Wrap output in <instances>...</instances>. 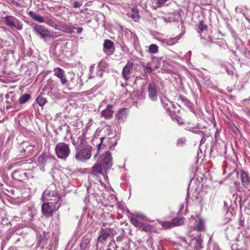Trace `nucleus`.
I'll return each mask as SVG.
<instances>
[{
  "mask_svg": "<svg viewBox=\"0 0 250 250\" xmlns=\"http://www.w3.org/2000/svg\"><path fill=\"white\" fill-rule=\"evenodd\" d=\"M55 153L58 158L66 159L70 153L69 145L63 142L58 143L55 146Z\"/></svg>",
  "mask_w": 250,
  "mask_h": 250,
  "instance_id": "obj_3",
  "label": "nucleus"
},
{
  "mask_svg": "<svg viewBox=\"0 0 250 250\" xmlns=\"http://www.w3.org/2000/svg\"><path fill=\"white\" fill-rule=\"evenodd\" d=\"M240 178L242 186L245 188H249L250 187V181L248 173L245 171H242Z\"/></svg>",
  "mask_w": 250,
  "mask_h": 250,
  "instance_id": "obj_17",
  "label": "nucleus"
},
{
  "mask_svg": "<svg viewBox=\"0 0 250 250\" xmlns=\"http://www.w3.org/2000/svg\"><path fill=\"white\" fill-rule=\"evenodd\" d=\"M104 49L105 53L108 55H111L114 51V46L112 42L110 40H105L104 43Z\"/></svg>",
  "mask_w": 250,
  "mask_h": 250,
  "instance_id": "obj_18",
  "label": "nucleus"
},
{
  "mask_svg": "<svg viewBox=\"0 0 250 250\" xmlns=\"http://www.w3.org/2000/svg\"><path fill=\"white\" fill-rule=\"evenodd\" d=\"M76 29V30H77L76 31V33L77 34L81 33L83 31V29L82 27H78V28H77Z\"/></svg>",
  "mask_w": 250,
  "mask_h": 250,
  "instance_id": "obj_41",
  "label": "nucleus"
},
{
  "mask_svg": "<svg viewBox=\"0 0 250 250\" xmlns=\"http://www.w3.org/2000/svg\"><path fill=\"white\" fill-rule=\"evenodd\" d=\"M135 215L140 218V219H142V220H147V217L146 216H145L144 214L141 213H139V212H136L135 214Z\"/></svg>",
  "mask_w": 250,
  "mask_h": 250,
  "instance_id": "obj_37",
  "label": "nucleus"
},
{
  "mask_svg": "<svg viewBox=\"0 0 250 250\" xmlns=\"http://www.w3.org/2000/svg\"><path fill=\"white\" fill-rule=\"evenodd\" d=\"M192 241L196 250H200L202 248L203 240L200 236L195 237V239Z\"/></svg>",
  "mask_w": 250,
  "mask_h": 250,
  "instance_id": "obj_24",
  "label": "nucleus"
},
{
  "mask_svg": "<svg viewBox=\"0 0 250 250\" xmlns=\"http://www.w3.org/2000/svg\"><path fill=\"white\" fill-rule=\"evenodd\" d=\"M43 201H53L55 203H61L60 196L57 192L56 185L51 184L44 192L42 196Z\"/></svg>",
  "mask_w": 250,
  "mask_h": 250,
  "instance_id": "obj_1",
  "label": "nucleus"
},
{
  "mask_svg": "<svg viewBox=\"0 0 250 250\" xmlns=\"http://www.w3.org/2000/svg\"><path fill=\"white\" fill-rule=\"evenodd\" d=\"M240 224L241 226H243L244 221L242 220H240Z\"/></svg>",
  "mask_w": 250,
  "mask_h": 250,
  "instance_id": "obj_46",
  "label": "nucleus"
},
{
  "mask_svg": "<svg viewBox=\"0 0 250 250\" xmlns=\"http://www.w3.org/2000/svg\"><path fill=\"white\" fill-rule=\"evenodd\" d=\"M122 241V237H118L117 238V241L121 242Z\"/></svg>",
  "mask_w": 250,
  "mask_h": 250,
  "instance_id": "obj_43",
  "label": "nucleus"
},
{
  "mask_svg": "<svg viewBox=\"0 0 250 250\" xmlns=\"http://www.w3.org/2000/svg\"><path fill=\"white\" fill-rule=\"evenodd\" d=\"M92 68H93V66H91L90 67V70L92 69Z\"/></svg>",
  "mask_w": 250,
  "mask_h": 250,
  "instance_id": "obj_51",
  "label": "nucleus"
},
{
  "mask_svg": "<svg viewBox=\"0 0 250 250\" xmlns=\"http://www.w3.org/2000/svg\"><path fill=\"white\" fill-rule=\"evenodd\" d=\"M130 221L133 226L144 232H149L152 229L151 225L139 221L135 217H130Z\"/></svg>",
  "mask_w": 250,
  "mask_h": 250,
  "instance_id": "obj_7",
  "label": "nucleus"
},
{
  "mask_svg": "<svg viewBox=\"0 0 250 250\" xmlns=\"http://www.w3.org/2000/svg\"><path fill=\"white\" fill-rule=\"evenodd\" d=\"M186 139L185 138H181L179 140L178 144H180V142H181L182 143H184Z\"/></svg>",
  "mask_w": 250,
  "mask_h": 250,
  "instance_id": "obj_42",
  "label": "nucleus"
},
{
  "mask_svg": "<svg viewBox=\"0 0 250 250\" xmlns=\"http://www.w3.org/2000/svg\"><path fill=\"white\" fill-rule=\"evenodd\" d=\"M128 16L131 18L135 21H138L140 19L139 13L137 8L135 7L131 9V13H128Z\"/></svg>",
  "mask_w": 250,
  "mask_h": 250,
  "instance_id": "obj_22",
  "label": "nucleus"
},
{
  "mask_svg": "<svg viewBox=\"0 0 250 250\" xmlns=\"http://www.w3.org/2000/svg\"><path fill=\"white\" fill-rule=\"evenodd\" d=\"M75 158L80 161L88 160L91 155L92 147L90 146L75 148Z\"/></svg>",
  "mask_w": 250,
  "mask_h": 250,
  "instance_id": "obj_2",
  "label": "nucleus"
},
{
  "mask_svg": "<svg viewBox=\"0 0 250 250\" xmlns=\"http://www.w3.org/2000/svg\"><path fill=\"white\" fill-rule=\"evenodd\" d=\"M4 54H5V55H7V53L6 52H4Z\"/></svg>",
  "mask_w": 250,
  "mask_h": 250,
  "instance_id": "obj_52",
  "label": "nucleus"
},
{
  "mask_svg": "<svg viewBox=\"0 0 250 250\" xmlns=\"http://www.w3.org/2000/svg\"><path fill=\"white\" fill-rule=\"evenodd\" d=\"M34 148L35 146L31 145L30 143L23 142L21 146V155L25 157L31 156L33 153Z\"/></svg>",
  "mask_w": 250,
  "mask_h": 250,
  "instance_id": "obj_8",
  "label": "nucleus"
},
{
  "mask_svg": "<svg viewBox=\"0 0 250 250\" xmlns=\"http://www.w3.org/2000/svg\"><path fill=\"white\" fill-rule=\"evenodd\" d=\"M195 133H199L200 132H201V131L200 130H197L195 132Z\"/></svg>",
  "mask_w": 250,
  "mask_h": 250,
  "instance_id": "obj_49",
  "label": "nucleus"
},
{
  "mask_svg": "<svg viewBox=\"0 0 250 250\" xmlns=\"http://www.w3.org/2000/svg\"><path fill=\"white\" fill-rule=\"evenodd\" d=\"M31 98V96L29 94H25L20 97L19 102L20 104H24L28 102Z\"/></svg>",
  "mask_w": 250,
  "mask_h": 250,
  "instance_id": "obj_27",
  "label": "nucleus"
},
{
  "mask_svg": "<svg viewBox=\"0 0 250 250\" xmlns=\"http://www.w3.org/2000/svg\"><path fill=\"white\" fill-rule=\"evenodd\" d=\"M211 196H212V195H211ZM214 197H215V195H213V196H212V198H213V199H214Z\"/></svg>",
  "mask_w": 250,
  "mask_h": 250,
  "instance_id": "obj_50",
  "label": "nucleus"
},
{
  "mask_svg": "<svg viewBox=\"0 0 250 250\" xmlns=\"http://www.w3.org/2000/svg\"><path fill=\"white\" fill-rule=\"evenodd\" d=\"M102 165L105 171L108 170L112 166V157L111 153L106 151L101 156Z\"/></svg>",
  "mask_w": 250,
  "mask_h": 250,
  "instance_id": "obj_9",
  "label": "nucleus"
},
{
  "mask_svg": "<svg viewBox=\"0 0 250 250\" xmlns=\"http://www.w3.org/2000/svg\"><path fill=\"white\" fill-rule=\"evenodd\" d=\"M58 78L60 79V82L62 84L64 85L67 84V81L64 74Z\"/></svg>",
  "mask_w": 250,
  "mask_h": 250,
  "instance_id": "obj_36",
  "label": "nucleus"
},
{
  "mask_svg": "<svg viewBox=\"0 0 250 250\" xmlns=\"http://www.w3.org/2000/svg\"><path fill=\"white\" fill-rule=\"evenodd\" d=\"M33 28L36 33L40 35L42 38H44L52 36L51 32L42 25L35 24Z\"/></svg>",
  "mask_w": 250,
  "mask_h": 250,
  "instance_id": "obj_13",
  "label": "nucleus"
},
{
  "mask_svg": "<svg viewBox=\"0 0 250 250\" xmlns=\"http://www.w3.org/2000/svg\"><path fill=\"white\" fill-rule=\"evenodd\" d=\"M133 63L128 62L123 68L122 75L125 80L127 81L130 78V74L133 70Z\"/></svg>",
  "mask_w": 250,
  "mask_h": 250,
  "instance_id": "obj_14",
  "label": "nucleus"
},
{
  "mask_svg": "<svg viewBox=\"0 0 250 250\" xmlns=\"http://www.w3.org/2000/svg\"><path fill=\"white\" fill-rule=\"evenodd\" d=\"M38 104L41 106H43L46 103L47 101L45 98L42 96L39 95L36 99Z\"/></svg>",
  "mask_w": 250,
  "mask_h": 250,
  "instance_id": "obj_30",
  "label": "nucleus"
},
{
  "mask_svg": "<svg viewBox=\"0 0 250 250\" xmlns=\"http://www.w3.org/2000/svg\"><path fill=\"white\" fill-rule=\"evenodd\" d=\"M176 42V41H174V42H171V43H168V44L169 45H170V44H174L175 43V42Z\"/></svg>",
  "mask_w": 250,
  "mask_h": 250,
  "instance_id": "obj_47",
  "label": "nucleus"
},
{
  "mask_svg": "<svg viewBox=\"0 0 250 250\" xmlns=\"http://www.w3.org/2000/svg\"><path fill=\"white\" fill-rule=\"evenodd\" d=\"M144 72L145 73H150L154 69H152L149 63L143 66Z\"/></svg>",
  "mask_w": 250,
  "mask_h": 250,
  "instance_id": "obj_32",
  "label": "nucleus"
},
{
  "mask_svg": "<svg viewBox=\"0 0 250 250\" xmlns=\"http://www.w3.org/2000/svg\"><path fill=\"white\" fill-rule=\"evenodd\" d=\"M50 160V158L48 154L43 153L38 158V164L41 166H43L46 164V163Z\"/></svg>",
  "mask_w": 250,
  "mask_h": 250,
  "instance_id": "obj_23",
  "label": "nucleus"
},
{
  "mask_svg": "<svg viewBox=\"0 0 250 250\" xmlns=\"http://www.w3.org/2000/svg\"><path fill=\"white\" fill-rule=\"evenodd\" d=\"M74 77H72L70 79V82L69 83L67 84L70 87H73L76 85L78 79L74 76V74H72Z\"/></svg>",
  "mask_w": 250,
  "mask_h": 250,
  "instance_id": "obj_31",
  "label": "nucleus"
},
{
  "mask_svg": "<svg viewBox=\"0 0 250 250\" xmlns=\"http://www.w3.org/2000/svg\"><path fill=\"white\" fill-rule=\"evenodd\" d=\"M82 5V3L80 1H75L74 2L73 6L75 8H79Z\"/></svg>",
  "mask_w": 250,
  "mask_h": 250,
  "instance_id": "obj_39",
  "label": "nucleus"
},
{
  "mask_svg": "<svg viewBox=\"0 0 250 250\" xmlns=\"http://www.w3.org/2000/svg\"><path fill=\"white\" fill-rule=\"evenodd\" d=\"M22 213V219L25 221H31L36 214V209L33 208H28Z\"/></svg>",
  "mask_w": 250,
  "mask_h": 250,
  "instance_id": "obj_15",
  "label": "nucleus"
},
{
  "mask_svg": "<svg viewBox=\"0 0 250 250\" xmlns=\"http://www.w3.org/2000/svg\"><path fill=\"white\" fill-rule=\"evenodd\" d=\"M29 16L35 21L40 23H43L44 22V18L40 16L39 14L36 13L33 11H30L28 13Z\"/></svg>",
  "mask_w": 250,
  "mask_h": 250,
  "instance_id": "obj_21",
  "label": "nucleus"
},
{
  "mask_svg": "<svg viewBox=\"0 0 250 250\" xmlns=\"http://www.w3.org/2000/svg\"><path fill=\"white\" fill-rule=\"evenodd\" d=\"M184 221V219L183 218H175L170 221L161 222L160 224L164 228L168 229L181 225Z\"/></svg>",
  "mask_w": 250,
  "mask_h": 250,
  "instance_id": "obj_10",
  "label": "nucleus"
},
{
  "mask_svg": "<svg viewBox=\"0 0 250 250\" xmlns=\"http://www.w3.org/2000/svg\"><path fill=\"white\" fill-rule=\"evenodd\" d=\"M61 204V203H55L53 201H48L42 205V212L45 216L47 217L51 216L52 215L54 210L59 209Z\"/></svg>",
  "mask_w": 250,
  "mask_h": 250,
  "instance_id": "obj_4",
  "label": "nucleus"
},
{
  "mask_svg": "<svg viewBox=\"0 0 250 250\" xmlns=\"http://www.w3.org/2000/svg\"><path fill=\"white\" fill-rule=\"evenodd\" d=\"M126 108H122L120 109L118 113V119L120 121H123L126 118Z\"/></svg>",
  "mask_w": 250,
  "mask_h": 250,
  "instance_id": "obj_26",
  "label": "nucleus"
},
{
  "mask_svg": "<svg viewBox=\"0 0 250 250\" xmlns=\"http://www.w3.org/2000/svg\"><path fill=\"white\" fill-rule=\"evenodd\" d=\"M104 137H101L100 138V140H101V143L98 145V147H97V149H98V152L94 156V158H96L97 156H98V153H99V151L100 149V147H101V144L102 143H103V140H104Z\"/></svg>",
  "mask_w": 250,
  "mask_h": 250,
  "instance_id": "obj_38",
  "label": "nucleus"
},
{
  "mask_svg": "<svg viewBox=\"0 0 250 250\" xmlns=\"http://www.w3.org/2000/svg\"><path fill=\"white\" fill-rule=\"evenodd\" d=\"M198 28L199 30L202 32L207 29V26L204 24L203 21H200L199 23Z\"/></svg>",
  "mask_w": 250,
  "mask_h": 250,
  "instance_id": "obj_35",
  "label": "nucleus"
},
{
  "mask_svg": "<svg viewBox=\"0 0 250 250\" xmlns=\"http://www.w3.org/2000/svg\"><path fill=\"white\" fill-rule=\"evenodd\" d=\"M13 178L18 181H22L28 179L31 176L29 171L15 170L12 174Z\"/></svg>",
  "mask_w": 250,
  "mask_h": 250,
  "instance_id": "obj_12",
  "label": "nucleus"
},
{
  "mask_svg": "<svg viewBox=\"0 0 250 250\" xmlns=\"http://www.w3.org/2000/svg\"><path fill=\"white\" fill-rule=\"evenodd\" d=\"M31 188H23L22 190H24L23 193L22 194V196L23 197H27L29 195V193L31 192ZM22 192V191H21Z\"/></svg>",
  "mask_w": 250,
  "mask_h": 250,
  "instance_id": "obj_34",
  "label": "nucleus"
},
{
  "mask_svg": "<svg viewBox=\"0 0 250 250\" xmlns=\"http://www.w3.org/2000/svg\"><path fill=\"white\" fill-rule=\"evenodd\" d=\"M92 125V123L91 122H89L87 125H86V127H89L91 125Z\"/></svg>",
  "mask_w": 250,
  "mask_h": 250,
  "instance_id": "obj_45",
  "label": "nucleus"
},
{
  "mask_svg": "<svg viewBox=\"0 0 250 250\" xmlns=\"http://www.w3.org/2000/svg\"><path fill=\"white\" fill-rule=\"evenodd\" d=\"M148 51L150 54H155L158 51V47L155 44H152L149 46Z\"/></svg>",
  "mask_w": 250,
  "mask_h": 250,
  "instance_id": "obj_29",
  "label": "nucleus"
},
{
  "mask_svg": "<svg viewBox=\"0 0 250 250\" xmlns=\"http://www.w3.org/2000/svg\"><path fill=\"white\" fill-rule=\"evenodd\" d=\"M87 131L86 128L82 129L81 134L78 137L77 141H75L74 140H72V144L75 148L89 146L86 141Z\"/></svg>",
  "mask_w": 250,
  "mask_h": 250,
  "instance_id": "obj_6",
  "label": "nucleus"
},
{
  "mask_svg": "<svg viewBox=\"0 0 250 250\" xmlns=\"http://www.w3.org/2000/svg\"><path fill=\"white\" fill-rule=\"evenodd\" d=\"M199 222H198V225L197 226V229L198 231H202L204 229V225L203 222L201 220V219H199Z\"/></svg>",
  "mask_w": 250,
  "mask_h": 250,
  "instance_id": "obj_33",
  "label": "nucleus"
},
{
  "mask_svg": "<svg viewBox=\"0 0 250 250\" xmlns=\"http://www.w3.org/2000/svg\"><path fill=\"white\" fill-rule=\"evenodd\" d=\"M175 119L176 120L178 124H183V120L182 118L180 117H176L175 118Z\"/></svg>",
  "mask_w": 250,
  "mask_h": 250,
  "instance_id": "obj_40",
  "label": "nucleus"
},
{
  "mask_svg": "<svg viewBox=\"0 0 250 250\" xmlns=\"http://www.w3.org/2000/svg\"><path fill=\"white\" fill-rule=\"evenodd\" d=\"M148 96L149 98L152 101L157 100L156 87L154 83H149L148 87Z\"/></svg>",
  "mask_w": 250,
  "mask_h": 250,
  "instance_id": "obj_19",
  "label": "nucleus"
},
{
  "mask_svg": "<svg viewBox=\"0 0 250 250\" xmlns=\"http://www.w3.org/2000/svg\"><path fill=\"white\" fill-rule=\"evenodd\" d=\"M113 106L111 104H108L104 110L101 112V116L105 119H110L112 117L114 113V110H112Z\"/></svg>",
  "mask_w": 250,
  "mask_h": 250,
  "instance_id": "obj_16",
  "label": "nucleus"
},
{
  "mask_svg": "<svg viewBox=\"0 0 250 250\" xmlns=\"http://www.w3.org/2000/svg\"><path fill=\"white\" fill-rule=\"evenodd\" d=\"M53 71L54 75L58 78L60 77L64 74V71L60 67L54 68Z\"/></svg>",
  "mask_w": 250,
  "mask_h": 250,
  "instance_id": "obj_28",
  "label": "nucleus"
},
{
  "mask_svg": "<svg viewBox=\"0 0 250 250\" xmlns=\"http://www.w3.org/2000/svg\"><path fill=\"white\" fill-rule=\"evenodd\" d=\"M113 229L110 228L102 229L99 232V235L97 239L98 242L103 243L108 237L113 235Z\"/></svg>",
  "mask_w": 250,
  "mask_h": 250,
  "instance_id": "obj_11",
  "label": "nucleus"
},
{
  "mask_svg": "<svg viewBox=\"0 0 250 250\" xmlns=\"http://www.w3.org/2000/svg\"><path fill=\"white\" fill-rule=\"evenodd\" d=\"M18 163H14L13 165V167L16 166V165H18Z\"/></svg>",
  "mask_w": 250,
  "mask_h": 250,
  "instance_id": "obj_48",
  "label": "nucleus"
},
{
  "mask_svg": "<svg viewBox=\"0 0 250 250\" xmlns=\"http://www.w3.org/2000/svg\"><path fill=\"white\" fill-rule=\"evenodd\" d=\"M103 166L100 163L95 165L92 167V173L95 175L103 174Z\"/></svg>",
  "mask_w": 250,
  "mask_h": 250,
  "instance_id": "obj_25",
  "label": "nucleus"
},
{
  "mask_svg": "<svg viewBox=\"0 0 250 250\" xmlns=\"http://www.w3.org/2000/svg\"><path fill=\"white\" fill-rule=\"evenodd\" d=\"M113 244H115V241L114 240H112L110 242L109 245H112Z\"/></svg>",
  "mask_w": 250,
  "mask_h": 250,
  "instance_id": "obj_44",
  "label": "nucleus"
},
{
  "mask_svg": "<svg viewBox=\"0 0 250 250\" xmlns=\"http://www.w3.org/2000/svg\"><path fill=\"white\" fill-rule=\"evenodd\" d=\"M161 103L164 108L169 112V114L172 119H174L172 114L170 112V109L173 106V103L171 102L167 97H163L161 98Z\"/></svg>",
  "mask_w": 250,
  "mask_h": 250,
  "instance_id": "obj_20",
  "label": "nucleus"
},
{
  "mask_svg": "<svg viewBox=\"0 0 250 250\" xmlns=\"http://www.w3.org/2000/svg\"><path fill=\"white\" fill-rule=\"evenodd\" d=\"M2 21L7 26L12 29L16 28L18 30H21L22 28V24L13 16H7L3 17Z\"/></svg>",
  "mask_w": 250,
  "mask_h": 250,
  "instance_id": "obj_5",
  "label": "nucleus"
}]
</instances>
